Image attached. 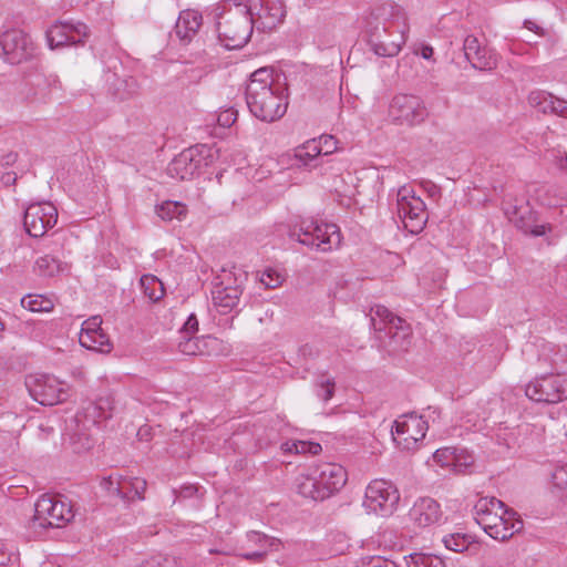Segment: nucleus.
Returning <instances> with one entry per match:
<instances>
[{"mask_svg": "<svg viewBox=\"0 0 567 567\" xmlns=\"http://www.w3.org/2000/svg\"><path fill=\"white\" fill-rule=\"evenodd\" d=\"M87 27L84 23L58 22L47 31V40L51 49L75 45L84 42Z\"/></svg>", "mask_w": 567, "mask_h": 567, "instance_id": "4be33fe9", "label": "nucleus"}, {"mask_svg": "<svg viewBox=\"0 0 567 567\" xmlns=\"http://www.w3.org/2000/svg\"><path fill=\"white\" fill-rule=\"evenodd\" d=\"M137 567H173V564L168 557L154 555L141 561Z\"/></svg>", "mask_w": 567, "mask_h": 567, "instance_id": "09e8293b", "label": "nucleus"}, {"mask_svg": "<svg viewBox=\"0 0 567 567\" xmlns=\"http://www.w3.org/2000/svg\"><path fill=\"white\" fill-rule=\"evenodd\" d=\"M410 519L417 527H430L442 518L440 504L430 497L417 499L409 512Z\"/></svg>", "mask_w": 567, "mask_h": 567, "instance_id": "b1692460", "label": "nucleus"}, {"mask_svg": "<svg viewBox=\"0 0 567 567\" xmlns=\"http://www.w3.org/2000/svg\"><path fill=\"white\" fill-rule=\"evenodd\" d=\"M33 43L20 29H8L0 34V52L12 64L20 63L33 54Z\"/></svg>", "mask_w": 567, "mask_h": 567, "instance_id": "aec40b11", "label": "nucleus"}, {"mask_svg": "<svg viewBox=\"0 0 567 567\" xmlns=\"http://www.w3.org/2000/svg\"><path fill=\"white\" fill-rule=\"evenodd\" d=\"M4 330V324L0 321V332Z\"/></svg>", "mask_w": 567, "mask_h": 567, "instance_id": "0e129e2a", "label": "nucleus"}, {"mask_svg": "<svg viewBox=\"0 0 567 567\" xmlns=\"http://www.w3.org/2000/svg\"><path fill=\"white\" fill-rule=\"evenodd\" d=\"M21 306L32 312H50L54 308V301L43 295L29 293L21 299Z\"/></svg>", "mask_w": 567, "mask_h": 567, "instance_id": "c85d7f7f", "label": "nucleus"}, {"mask_svg": "<svg viewBox=\"0 0 567 567\" xmlns=\"http://www.w3.org/2000/svg\"><path fill=\"white\" fill-rule=\"evenodd\" d=\"M249 542L256 544L259 546V549H266L267 551L269 549H277V546L279 544L278 540L274 538H269L267 535L260 534L258 532H250L248 534Z\"/></svg>", "mask_w": 567, "mask_h": 567, "instance_id": "c03bdc74", "label": "nucleus"}, {"mask_svg": "<svg viewBox=\"0 0 567 567\" xmlns=\"http://www.w3.org/2000/svg\"><path fill=\"white\" fill-rule=\"evenodd\" d=\"M371 326L374 331H385L389 337L390 352H404L411 344L412 331L409 323L394 316L386 307L377 305L371 308Z\"/></svg>", "mask_w": 567, "mask_h": 567, "instance_id": "0eeeda50", "label": "nucleus"}, {"mask_svg": "<svg viewBox=\"0 0 567 567\" xmlns=\"http://www.w3.org/2000/svg\"><path fill=\"white\" fill-rule=\"evenodd\" d=\"M336 382L333 378L322 374L316 381V394L323 402H328L334 394Z\"/></svg>", "mask_w": 567, "mask_h": 567, "instance_id": "ea45409f", "label": "nucleus"}, {"mask_svg": "<svg viewBox=\"0 0 567 567\" xmlns=\"http://www.w3.org/2000/svg\"><path fill=\"white\" fill-rule=\"evenodd\" d=\"M17 159H18V154L14 152H9L8 154L2 156L1 163L3 166H11L17 162Z\"/></svg>", "mask_w": 567, "mask_h": 567, "instance_id": "4d7b16f0", "label": "nucleus"}, {"mask_svg": "<svg viewBox=\"0 0 567 567\" xmlns=\"http://www.w3.org/2000/svg\"><path fill=\"white\" fill-rule=\"evenodd\" d=\"M217 344L216 338L190 336L179 338L178 350L186 355H210Z\"/></svg>", "mask_w": 567, "mask_h": 567, "instance_id": "393cba45", "label": "nucleus"}, {"mask_svg": "<svg viewBox=\"0 0 567 567\" xmlns=\"http://www.w3.org/2000/svg\"><path fill=\"white\" fill-rule=\"evenodd\" d=\"M525 394L538 403H559L567 399V374L537 377L526 385Z\"/></svg>", "mask_w": 567, "mask_h": 567, "instance_id": "f8f14e48", "label": "nucleus"}, {"mask_svg": "<svg viewBox=\"0 0 567 567\" xmlns=\"http://www.w3.org/2000/svg\"><path fill=\"white\" fill-rule=\"evenodd\" d=\"M474 465V456L465 449H455V460L452 463L451 472L465 474Z\"/></svg>", "mask_w": 567, "mask_h": 567, "instance_id": "e433bc0d", "label": "nucleus"}, {"mask_svg": "<svg viewBox=\"0 0 567 567\" xmlns=\"http://www.w3.org/2000/svg\"><path fill=\"white\" fill-rule=\"evenodd\" d=\"M101 488L112 497H117L122 501L130 497L128 493L123 489V477L110 475L103 477L100 482Z\"/></svg>", "mask_w": 567, "mask_h": 567, "instance_id": "473e14b6", "label": "nucleus"}, {"mask_svg": "<svg viewBox=\"0 0 567 567\" xmlns=\"http://www.w3.org/2000/svg\"><path fill=\"white\" fill-rule=\"evenodd\" d=\"M315 143L321 148V157L331 155L337 151V141L332 135H321L319 138H312Z\"/></svg>", "mask_w": 567, "mask_h": 567, "instance_id": "49530a36", "label": "nucleus"}, {"mask_svg": "<svg viewBox=\"0 0 567 567\" xmlns=\"http://www.w3.org/2000/svg\"><path fill=\"white\" fill-rule=\"evenodd\" d=\"M196 492H197V488L195 486H186L182 489V495L185 497H190Z\"/></svg>", "mask_w": 567, "mask_h": 567, "instance_id": "bf43d9fd", "label": "nucleus"}, {"mask_svg": "<svg viewBox=\"0 0 567 567\" xmlns=\"http://www.w3.org/2000/svg\"><path fill=\"white\" fill-rule=\"evenodd\" d=\"M17 559V553L12 546L0 543V566H7Z\"/></svg>", "mask_w": 567, "mask_h": 567, "instance_id": "3c124183", "label": "nucleus"}, {"mask_svg": "<svg viewBox=\"0 0 567 567\" xmlns=\"http://www.w3.org/2000/svg\"><path fill=\"white\" fill-rule=\"evenodd\" d=\"M213 157V148L206 145L188 147L176 155L167 166V174L178 181H188L196 176L206 158Z\"/></svg>", "mask_w": 567, "mask_h": 567, "instance_id": "ddd939ff", "label": "nucleus"}, {"mask_svg": "<svg viewBox=\"0 0 567 567\" xmlns=\"http://www.w3.org/2000/svg\"><path fill=\"white\" fill-rule=\"evenodd\" d=\"M429 193L431 196H435L436 194H439V188L434 184H431L430 188H429Z\"/></svg>", "mask_w": 567, "mask_h": 567, "instance_id": "e2e57ef3", "label": "nucleus"}, {"mask_svg": "<svg viewBox=\"0 0 567 567\" xmlns=\"http://www.w3.org/2000/svg\"><path fill=\"white\" fill-rule=\"evenodd\" d=\"M477 524L496 540H506L523 528V522L514 511L495 497H482L474 506Z\"/></svg>", "mask_w": 567, "mask_h": 567, "instance_id": "39448f33", "label": "nucleus"}, {"mask_svg": "<svg viewBox=\"0 0 567 567\" xmlns=\"http://www.w3.org/2000/svg\"><path fill=\"white\" fill-rule=\"evenodd\" d=\"M35 268L42 276L52 277L64 270V267L56 258L45 255L35 261Z\"/></svg>", "mask_w": 567, "mask_h": 567, "instance_id": "72a5a7b5", "label": "nucleus"}, {"mask_svg": "<svg viewBox=\"0 0 567 567\" xmlns=\"http://www.w3.org/2000/svg\"><path fill=\"white\" fill-rule=\"evenodd\" d=\"M433 53H434L433 48L427 47V45H426V47H423V48H422V50H421V55H422L424 59H426V60L431 59V58H432V55H433Z\"/></svg>", "mask_w": 567, "mask_h": 567, "instance_id": "13d9d810", "label": "nucleus"}, {"mask_svg": "<svg viewBox=\"0 0 567 567\" xmlns=\"http://www.w3.org/2000/svg\"><path fill=\"white\" fill-rule=\"evenodd\" d=\"M464 54L473 68L478 70H493L498 59L496 53L481 44L474 35H467L463 44Z\"/></svg>", "mask_w": 567, "mask_h": 567, "instance_id": "5701e85b", "label": "nucleus"}, {"mask_svg": "<svg viewBox=\"0 0 567 567\" xmlns=\"http://www.w3.org/2000/svg\"><path fill=\"white\" fill-rule=\"evenodd\" d=\"M30 394L42 405H55L69 396L65 384L52 375H37L27 382Z\"/></svg>", "mask_w": 567, "mask_h": 567, "instance_id": "a211bd4d", "label": "nucleus"}, {"mask_svg": "<svg viewBox=\"0 0 567 567\" xmlns=\"http://www.w3.org/2000/svg\"><path fill=\"white\" fill-rule=\"evenodd\" d=\"M90 339L96 343V347H85L89 350L107 353L112 350L109 336L103 330L96 331V333H90Z\"/></svg>", "mask_w": 567, "mask_h": 567, "instance_id": "37998d69", "label": "nucleus"}, {"mask_svg": "<svg viewBox=\"0 0 567 567\" xmlns=\"http://www.w3.org/2000/svg\"><path fill=\"white\" fill-rule=\"evenodd\" d=\"M347 483L346 470L337 463L309 466L296 480L297 492L312 501H323L338 493Z\"/></svg>", "mask_w": 567, "mask_h": 567, "instance_id": "20e7f679", "label": "nucleus"}, {"mask_svg": "<svg viewBox=\"0 0 567 567\" xmlns=\"http://www.w3.org/2000/svg\"><path fill=\"white\" fill-rule=\"evenodd\" d=\"M284 281V276L272 269V268H268L266 269L261 276H260V282L266 287V288H277L279 287Z\"/></svg>", "mask_w": 567, "mask_h": 567, "instance_id": "a18cd8bd", "label": "nucleus"}, {"mask_svg": "<svg viewBox=\"0 0 567 567\" xmlns=\"http://www.w3.org/2000/svg\"><path fill=\"white\" fill-rule=\"evenodd\" d=\"M456 447L437 449L433 454V462L451 472L453 460H455Z\"/></svg>", "mask_w": 567, "mask_h": 567, "instance_id": "79ce46f5", "label": "nucleus"}, {"mask_svg": "<svg viewBox=\"0 0 567 567\" xmlns=\"http://www.w3.org/2000/svg\"><path fill=\"white\" fill-rule=\"evenodd\" d=\"M445 547L455 553L467 550L473 544V537L467 534L455 533L443 538Z\"/></svg>", "mask_w": 567, "mask_h": 567, "instance_id": "f704fd0d", "label": "nucleus"}, {"mask_svg": "<svg viewBox=\"0 0 567 567\" xmlns=\"http://www.w3.org/2000/svg\"><path fill=\"white\" fill-rule=\"evenodd\" d=\"M216 29L220 42L227 49L244 47L252 34L255 19L245 3L224 0L215 9Z\"/></svg>", "mask_w": 567, "mask_h": 567, "instance_id": "7ed1b4c3", "label": "nucleus"}, {"mask_svg": "<svg viewBox=\"0 0 567 567\" xmlns=\"http://www.w3.org/2000/svg\"><path fill=\"white\" fill-rule=\"evenodd\" d=\"M141 286L153 301L159 300L164 295L163 284L153 275H144L141 278Z\"/></svg>", "mask_w": 567, "mask_h": 567, "instance_id": "c9c22d12", "label": "nucleus"}, {"mask_svg": "<svg viewBox=\"0 0 567 567\" xmlns=\"http://www.w3.org/2000/svg\"><path fill=\"white\" fill-rule=\"evenodd\" d=\"M266 555H267L266 549H258L256 551L241 554V557L247 560L261 561Z\"/></svg>", "mask_w": 567, "mask_h": 567, "instance_id": "5fc2aeb1", "label": "nucleus"}, {"mask_svg": "<svg viewBox=\"0 0 567 567\" xmlns=\"http://www.w3.org/2000/svg\"><path fill=\"white\" fill-rule=\"evenodd\" d=\"M524 25L526 29L530 30V31H534L536 34L543 37L545 34V31L543 28H540L536 22L534 21H530V20H526L524 22Z\"/></svg>", "mask_w": 567, "mask_h": 567, "instance_id": "6e6d98bb", "label": "nucleus"}, {"mask_svg": "<svg viewBox=\"0 0 567 567\" xmlns=\"http://www.w3.org/2000/svg\"><path fill=\"white\" fill-rule=\"evenodd\" d=\"M550 478L551 493L558 497L567 496V464L556 465Z\"/></svg>", "mask_w": 567, "mask_h": 567, "instance_id": "7c9ffc66", "label": "nucleus"}, {"mask_svg": "<svg viewBox=\"0 0 567 567\" xmlns=\"http://www.w3.org/2000/svg\"><path fill=\"white\" fill-rule=\"evenodd\" d=\"M198 331V320L195 315H190L179 331V338L194 336Z\"/></svg>", "mask_w": 567, "mask_h": 567, "instance_id": "603ef678", "label": "nucleus"}, {"mask_svg": "<svg viewBox=\"0 0 567 567\" xmlns=\"http://www.w3.org/2000/svg\"><path fill=\"white\" fill-rule=\"evenodd\" d=\"M399 501L400 493L392 482L373 480L365 488L363 507L368 513L385 517L395 512Z\"/></svg>", "mask_w": 567, "mask_h": 567, "instance_id": "9b49d317", "label": "nucleus"}, {"mask_svg": "<svg viewBox=\"0 0 567 567\" xmlns=\"http://www.w3.org/2000/svg\"><path fill=\"white\" fill-rule=\"evenodd\" d=\"M398 215L403 227L411 234H420L429 219L425 203L415 195L413 187L404 185L396 193Z\"/></svg>", "mask_w": 567, "mask_h": 567, "instance_id": "9d476101", "label": "nucleus"}, {"mask_svg": "<svg viewBox=\"0 0 567 567\" xmlns=\"http://www.w3.org/2000/svg\"><path fill=\"white\" fill-rule=\"evenodd\" d=\"M114 409V398L111 394L101 395L96 401L85 402L74 415L71 430V441L76 452L90 450L93 446V433L97 424L111 417Z\"/></svg>", "mask_w": 567, "mask_h": 567, "instance_id": "423d86ee", "label": "nucleus"}, {"mask_svg": "<svg viewBox=\"0 0 567 567\" xmlns=\"http://www.w3.org/2000/svg\"><path fill=\"white\" fill-rule=\"evenodd\" d=\"M557 165L559 169L567 171V154L558 159Z\"/></svg>", "mask_w": 567, "mask_h": 567, "instance_id": "052dcab7", "label": "nucleus"}, {"mask_svg": "<svg viewBox=\"0 0 567 567\" xmlns=\"http://www.w3.org/2000/svg\"><path fill=\"white\" fill-rule=\"evenodd\" d=\"M243 280L230 270L223 269L213 281L212 299L220 313H228L239 303Z\"/></svg>", "mask_w": 567, "mask_h": 567, "instance_id": "4468645a", "label": "nucleus"}, {"mask_svg": "<svg viewBox=\"0 0 567 567\" xmlns=\"http://www.w3.org/2000/svg\"><path fill=\"white\" fill-rule=\"evenodd\" d=\"M123 489L130 495L125 501L143 499L146 491V481L138 477H123Z\"/></svg>", "mask_w": 567, "mask_h": 567, "instance_id": "58836bf2", "label": "nucleus"}, {"mask_svg": "<svg viewBox=\"0 0 567 567\" xmlns=\"http://www.w3.org/2000/svg\"><path fill=\"white\" fill-rule=\"evenodd\" d=\"M505 214L508 220L526 235L540 237L553 230L550 224H537V214L528 205L509 206L505 209Z\"/></svg>", "mask_w": 567, "mask_h": 567, "instance_id": "412c9836", "label": "nucleus"}, {"mask_svg": "<svg viewBox=\"0 0 567 567\" xmlns=\"http://www.w3.org/2000/svg\"><path fill=\"white\" fill-rule=\"evenodd\" d=\"M2 179L8 184L11 181H16V176H13V174L11 173H7L3 175Z\"/></svg>", "mask_w": 567, "mask_h": 567, "instance_id": "680f3d73", "label": "nucleus"}, {"mask_svg": "<svg viewBox=\"0 0 567 567\" xmlns=\"http://www.w3.org/2000/svg\"><path fill=\"white\" fill-rule=\"evenodd\" d=\"M255 25L261 30H272L282 23L286 17V6L282 0H247L245 3Z\"/></svg>", "mask_w": 567, "mask_h": 567, "instance_id": "6ab92c4d", "label": "nucleus"}, {"mask_svg": "<svg viewBox=\"0 0 567 567\" xmlns=\"http://www.w3.org/2000/svg\"><path fill=\"white\" fill-rule=\"evenodd\" d=\"M237 118V112L234 109H226L218 113L217 123L221 127H230Z\"/></svg>", "mask_w": 567, "mask_h": 567, "instance_id": "8fccbe9b", "label": "nucleus"}, {"mask_svg": "<svg viewBox=\"0 0 567 567\" xmlns=\"http://www.w3.org/2000/svg\"><path fill=\"white\" fill-rule=\"evenodd\" d=\"M284 450L296 454H312L317 455L321 452V445L310 441H292L286 442L282 445Z\"/></svg>", "mask_w": 567, "mask_h": 567, "instance_id": "4c0bfd02", "label": "nucleus"}, {"mask_svg": "<svg viewBox=\"0 0 567 567\" xmlns=\"http://www.w3.org/2000/svg\"><path fill=\"white\" fill-rule=\"evenodd\" d=\"M187 209L183 203L166 200L156 207V214L163 220H182L186 216Z\"/></svg>", "mask_w": 567, "mask_h": 567, "instance_id": "c756f323", "label": "nucleus"}, {"mask_svg": "<svg viewBox=\"0 0 567 567\" xmlns=\"http://www.w3.org/2000/svg\"><path fill=\"white\" fill-rule=\"evenodd\" d=\"M427 115L420 97L410 94L395 95L389 106V116L398 125L414 126L421 124Z\"/></svg>", "mask_w": 567, "mask_h": 567, "instance_id": "dca6fc26", "label": "nucleus"}, {"mask_svg": "<svg viewBox=\"0 0 567 567\" xmlns=\"http://www.w3.org/2000/svg\"><path fill=\"white\" fill-rule=\"evenodd\" d=\"M321 148L309 140L293 151V157L299 167L316 168L322 164Z\"/></svg>", "mask_w": 567, "mask_h": 567, "instance_id": "bb28decb", "label": "nucleus"}, {"mask_svg": "<svg viewBox=\"0 0 567 567\" xmlns=\"http://www.w3.org/2000/svg\"><path fill=\"white\" fill-rule=\"evenodd\" d=\"M357 567H398L396 564L382 556L362 557Z\"/></svg>", "mask_w": 567, "mask_h": 567, "instance_id": "de8ad7c7", "label": "nucleus"}, {"mask_svg": "<svg viewBox=\"0 0 567 567\" xmlns=\"http://www.w3.org/2000/svg\"><path fill=\"white\" fill-rule=\"evenodd\" d=\"M74 517L70 502L61 495L44 494L34 505V515L31 520L32 528H61Z\"/></svg>", "mask_w": 567, "mask_h": 567, "instance_id": "6e6552de", "label": "nucleus"}, {"mask_svg": "<svg viewBox=\"0 0 567 567\" xmlns=\"http://www.w3.org/2000/svg\"><path fill=\"white\" fill-rule=\"evenodd\" d=\"M203 22L202 14L195 10H185L179 13L175 24L176 35L188 43L198 32Z\"/></svg>", "mask_w": 567, "mask_h": 567, "instance_id": "a878e982", "label": "nucleus"}, {"mask_svg": "<svg viewBox=\"0 0 567 567\" xmlns=\"http://www.w3.org/2000/svg\"><path fill=\"white\" fill-rule=\"evenodd\" d=\"M393 429L392 435L396 445L402 450L412 451L425 437L429 423L424 415L408 413L394 421Z\"/></svg>", "mask_w": 567, "mask_h": 567, "instance_id": "2eb2a0df", "label": "nucleus"}, {"mask_svg": "<svg viewBox=\"0 0 567 567\" xmlns=\"http://www.w3.org/2000/svg\"><path fill=\"white\" fill-rule=\"evenodd\" d=\"M409 31L408 17L404 9L386 1L375 7L367 21L365 32L368 44L378 56L399 54Z\"/></svg>", "mask_w": 567, "mask_h": 567, "instance_id": "f257e3e1", "label": "nucleus"}, {"mask_svg": "<svg viewBox=\"0 0 567 567\" xmlns=\"http://www.w3.org/2000/svg\"><path fill=\"white\" fill-rule=\"evenodd\" d=\"M549 115L567 118V100L556 96Z\"/></svg>", "mask_w": 567, "mask_h": 567, "instance_id": "864d4df0", "label": "nucleus"}, {"mask_svg": "<svg viewBox=\"0 0 567 567\" xmlns=\"http://www.w3.org/2000/svg\"><path fill=\"white\" fill-rule=\"evenodd\" d=\"M58 221V209L50 202L30 204L23 216V226L28 235L42 237Z\"/></svg>", "mask_w": 567, "mask_h": 567, "instance_id": "f3484780", "label": "nucleus"}, {"mask_svg": "<svg viewBox=\"0 0 567 567\" xmlns=\"http://www.w3.org/2000/svg\"><path fill=\"white\" fill-rule=\"evenodd\" d=\"M292 237L300 244L323 252L331 251L341 244V234L337 225L319 224L311 219L302 220L298 231L292 233Z\"/></svg>", "mask_w": 567, "mask_h": 567, "instance_id": "1a4fd4ad", "label": "nucleus"}, {"mask_svg": "<svg viewBox=\"0 0 567 567\" xmlns=\"http://www.w3.org/2000/svg\"><path fill=\"white\" fill-rule=\"evenodd\" d=\"M412 567H445L444 560L432 554H415L411 556Z\"/></svg>", "mask_w": 567, "mask_h": 567, "instance_id": "a19ab883", "label": "nucleus"}, {"mask_svg": "<svg viewBox=\"0 0 567 567\" xmlns=\"http://www.w3.org/2000/svg\"><path fill=\"white\" fill-rule=\"evenodd\" d=\"M556 95L553 93L540 90V89H534L532 90L527 95V103L528 105L536 110L537 112L549 115L553 111V104L555 102Z\"/></svg>", "mask_w": 567, "mask_h": 567, "instance_id": "cd10ccee", "label": "nucleus"}, {"mask_svg": "<svg viewBox=\"0 0 567 567\" xmlns=\"http://www.w3.org/2000/svg\"><path fill=\"white\" fill-rule=\"evenodd\" d=\"M101 316H92L82 323V329L79 334V342L82 347H96V343L90 339V333H96L102 330Z\"/></svg>", "mask_w": 567, "mask_h": 567, "instance_id": "2f4dec72", "label": "nucleus"}, {"mask_svg": "<svg viewBox=\"0 0 567 567\" xmlns=\"http://www.w3.org/2000/svg\"><path fill=\"white\" fill-rule=\"evenodd\" d=\"M246 101L251 114L264 122L281 118L288 107L285 85L268 68L251 74L246 87Z\"/></svg>", "mask_w": 567, "mask_h": 567, "instance_id": "f03ea898", "label": "nucleus"}]
</instances>
